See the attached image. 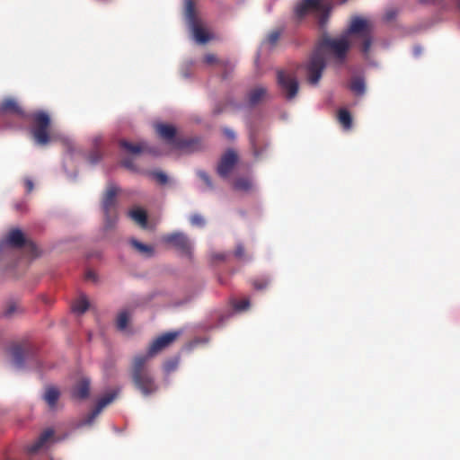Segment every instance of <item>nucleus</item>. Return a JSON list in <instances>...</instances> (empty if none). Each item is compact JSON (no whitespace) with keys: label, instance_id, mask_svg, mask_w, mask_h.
I'll return each instance as SVG.
<instances>
[{"label":"nucleus","instance_id":"3","mask_svg":"<svg viewBox=\"0 0 460 460\" xmlns=\"http://www.w3.org/2000/svg\"><path fill=\"white\" fill-rule=\"evenodd\" d=\"M332 6L324 0H301L294 8L295 17L300 21L310 13H316L319 26L323 29L328 22Z\"/></svg>","mask_w":460,"mask_h":460},{"label":"nucleus","instance_id":"30","mask_svg":"<svg viewBox=\"0 0 460 460\" xmlns=\"http://www.w3.org/2000/svg\"><path fill=\"white\" fill-rule=\"evenodd\" d=\"M234 307L236 311H244L250 307V300L248 298L241 299L234 302Z\"/></svg>","mask_w":460,"mask_h":460},{"label":"nucleus","instance_id":"32","mask_svg":"<svg viewBox=\"0 0 460 460\" xmlns=\"http://www.w3.org/2000/svg\"><path fill=\"white\" fill-rule=\"evenodd\" d=\"M281 32L282 31L280 30H276V31H272L271 32H270V34L268 35V38H267L268 42L270 45H275L277 43V41L279 40Z\"/></svg>","mask_w":460,"mask_h":460},{"label":"nucleus","instance_id":"7","mask_svg":"<svg viewBox=\"0 0 460 460\" xmlns=\"http://www.w3.org/2000/svg\"><path fill=\"white\" fill-rule=\"evenodd\" d=\"M155 129L162 139L177 149H188L192 143L190 140L177 138L176 128L172 125L156 123Z\"/></svg>","mask_w":460,"mask_h":460},{"label":"nucleus","instance_id":"22","mask_svg":"<svg viewBox=\"0 0 460 460\" xmlns=\"http://www.w3.org/2000/svg\"><path fill=\"white\" fill-rule=\"evenodd\" d=\"M130 244L134 247L139 253L145 255L146 257H152L154 255V248L151 245H147L138 242L136 239L130 240Z\"/></svg>","mask_w":460,"mask_h":460},{"label":"nucleus","instance_id":"13","mask_svg":"<svg viewBox=\"0 0 460 460\" xmlns=\"http://www.w3.org/2000/svg\"><path fill=\"white\" fill-rule=\"evenodd\" d=\"M116 396L117 392L113 391L100 398L95 408L87 415L84 423L88 425L92 424L94 419L101 413L102 409L110 404L116 398Z\"/></svg>","mask_w":460,"mask_h":460},{"label":"nucleus","instance_id":"37","mask_svg":"<svg viewBox=\"0 0 460 460\" xmlns=\"http://www.w3.org/2000/svg\"><path fill=\"white\" fill-rule=\"evenodd\" d=\"M251 145L255 156H259L261 154V151L259 150L257 146L256 137L254 135H252L250 137Z\"/></svg>","mask_w":460,"mask_h":460},{"label":"nucleus","instance_id":"40","mask_svg":"<svg viewBox=\"0 0 460 460\" xmlns=\"http://www.w3.org/2000/svg\"><path fill=\"white\" fill-rule=\"evenodd\" d=\"M122 165L129 170H135L133 161L130 158L124 159L122 161Z\"/></svg>","mask_w":460,"mask_h":460},{"label":"nucleus","instance_id":"36","mask_svg":"<svg viewBox=\"0 0 460 460\" xmlns=\"http://www.w3.org/2000/svg\"><path fill=\"white\" fill-rule=\"evenodd\" d=\"M101 158H102V155H101V153H100V151H99V150H94V151H93V152L90 154L89 157H88L89 162H90L91 164H96V163H98V162L101 160Z\"/></svg>","mask_w":460,"mask_h":460},{"label":"nucleus","instance_id":"26","mask_svg":"<svg viewBox=\"0 0 460 460\" xmlns=\"http://www.w3.org/2000/svg\"><path fill=\"white\" fill-rule=\"evenodd\" d=\"M88 308L89 302L85 296H81L78 300H76L72 306L73 311L80 314L85 313L88 310Z\"/></svg>","mask_w":460,"mask_h":460},{"label":"nucleus","instance_id":"43","mask_svg":"<svg viewBox=\"0 0 460 460\" xmlns=\"http://www.w3.org/2000/svg\"><path fill=\"white\" fill-rule=\"evenodd\" d=\"M421 3L440 4V0H420Z\"/></svg>","mask_w":460,"mask_h":460},{"label":"nucleus","instance_id":"18","mask_svg":"<svg viewBox=\"0 0 460 460\" xmlns=\"http://www.w3.org/2000/svg\"><path fill=\"white\" fill-rule=\"evenodd\" d=\"M195 40L201 44L207 43L209 40V35L202 28L199 20L189 24Z\"/></svg>","mask_w":460,"mask_h":460},{"label":"nucleus","instance_id":"41","mask_svg":"<svg viewBox=\"0 0 460 460\" xmlns=\"http://www.w3.org/2000/svg\"><path fill=\"white\" fill-rule=\"evenodd\" d=\"M224 133L230 139H234L235 137L234 132L231 129L226 128L224 130Z\"/></svg>","mask_w":460,"mask_h":460},{"label":"nucleus","instance_id":"34","mask_svg":"<svg viewBox=\"0 0 460 460\" xmlns=\"http://www.w3.org/2000/svg\"><path fill=\"white\" fill-rule=\"evenodd\" d=\"M190 224L195 226H203L205 225V219L199 214H195L190 217Z\"/></svg>","mask_w":460,"mask_h":460},{"label":"nucleus","instance_id":"12","mask_svg":"<svg viewBox=\"0 0 460 460\" xmlns=\"http://www.w3.org/2000/svg\"><path fill=\"white\" fill-rule=\"evenodd\" d=\"M120 147L125 149L127 152L137 155L141 153H148L152 154L154 155H158L159 153L155 150V148L151 147L147 145L146 142H140V143H130L127 140H121L119 142Z\"/></svg>","mask_w":460,"mask_h":460},{"label":"nucleus","instance_id":"16","mask_svg":"<svg viewBox=\"0 0 460 460\" xmlns=\"http://www.w3.org/2000/svg\"><path fill=\"white\" fill-rule=\"evenodd\" d=\"M31 353L29 346L14 345L11 349L13 362L14 366L21 368L24 366L25 358Z\"/></svg>","mask_w":460,"mask_h":460},{"label":"nucleus","instance_id":"45","mask_svg":"<svg viewBox=\"0 0 460 460\" xmlns=\"http://www.w3.org/2000/svg\"><path fill=\"white\" fill-rule=\"evenodd\" d=\"M220 65L226 67L230 66V68H233V65L230 64L229 62H220Z\"/></svg>","mask_w":460,"mask_h":460},{"label":"nucleus","instance_id":"10","mask_svg":"<svg viewBox=\"0 0 460 460\" xmlns=\"http://www.w3.org/2000/svg\"><path fill=\"white\" fill-rule=\"evenodd\" d=\"M180 335V332H169L157 337L148 347L146 354L143 356H148L151 359L157 353L162 351L164 349L169 347Z\"/></svg>","mask_w":460,"mask_h":460},{"label":"nucleus","instance_id":"14","mask_svg":"<svg viewBox=\"0 0 460 460\" xmlns=\"http://www.w3.org/2000/svg\"><path fill=\"white\" fill-rule=\"evenodd\" d=\"M91 380L88 377H81L71 390L72 397L78 400H85L89 397Z\"/></svg>","mask_w":460,"mask_h":460},{"label":"nucleus","instance_id":"29","mask_svg":"<svg viewBox=\"0 0 460 460\" xmlns=\"http://www.w3.org/2000/svg\"><path fill=\"white\" fill-rule=\"evenodd\" d=\"M129 315L127 311H122L117 317V327L119 330L123 331L127 328L128 323Z\"/></svg>","mask_w":460,"mask_h":460},{"label":"nucleus","instance_id":"11","mask_svg":"<svg viewBox=\"0 0 460 460\" xmlns=\"http://www.w3.org/2000/svg\"><path fill=\"white\" fill-rule=\"evenodd\" d=\"M165 243L172 245L181 253L190 255L191 252V243L188 236L181 232L168 234L163 236Z\"/></svg>","mask_w":460,"mask_h":460},{"label":"nucleus","instance_id":"23","mask_svg":"<svg viewBox=\"0 0 460 460\" xmlns=\"http://www.w3.org/2000/svg\"><path fill=\"white\" fill-rule=\"evenodd\" d=\"M185 16L188 24L199 21V18L196 14L195 4L192 0H186L185 2Z\"/></svg>","mask_w":460,"mask_h":460},{"label":"nucleus","instance_id":"31","mask_svg":"<svg viewBox=\"0 0 460 460\" xmlns=\"http://www.w3.org/2000/svg\"><path fill=\"white\" fill-rule=\"evenodd\" d=\"M152 176L155 179V181L162 184V185H164L168 182V177L167 175L161 172V171H155V172H152Z\"/></svg>","mask_w":460,"mask_h":460},{"label":"nucleus","instance_id":"15","mask_svg":"<svg viewBox=\"0 0 460 460\" xmlns=\"http://www.w3.org/2000/svg\"><path fill=\"white\" fill-rule=\"evenodd\" d=\"M53 429H46L37 438L36 441L27 446L26 450L28 454L34 455L39 452L49 441L54 437Z\"/></svg>","mask_w":460,"mask_h":460},{"label":"nucleus","instance_id":"48","mask_svg":"<svg viewBox=\"0 0 460 460\" xmlns=\"http://www.w3.org/2000/svg\"><path fill=\"white\" fill-rule=\"evenodd\" d=\"M455 1L456 2V4H457V7H458V9L460 10V0H455Z\"/></svg>","mask_w":460,"mask_h":460},{"label":"nucleus","instance_id":"50","mask_svg":"<svg viewBox=\"0 0 460 460\" xmlns=\"http://www.w3.org/2000/svg\"><path fill=\"white\" fill-rule=\"evenodd\" d=\"M172 368H173V367H172V366H170V367H166V370H167V371H169V370H171V369H172Z\"/></svg>","mask_w":460,"mask_h":460},{"label":"nucleus","instance_id":"5","mask_svg":"<svg viewBox=\"0 0 460 460\" xmlns=\"http://www.w3.org/2000/svg\"><path fill=\"white\" fill-rule=\"evenodd\" d=\"M119 190V188L111 182L107 185L102 199V209L107 227H112L117 220V195Z\"/></svg>","mask_w":460,"mask_h":460},{"label":"nucleus","instance_id":"19","mask_svg":"<svg viewBox=\"0 0 460 460\" xmlns=\"http://www.w3.org/2000/svg\"><path fill=\"white\" fill-rule=\"evenodd\" d=\"M60 397L59 390L55 386H47L43 394V400L47 402L49 408L54 409Z\"/></svg>","mask_w":460,"mask_h":460},{"label":"nucleus","instance_id":"8","mask_svg":"<svg viewBox=\"0 0 460 460\" xmlns=\"http://www.w3.org/2000/svg\"><path fill=\"white\" fill-rule=\"evenodd\" d=\"M278 84L288 100L294 99L298 93V82L294 74L283 70L278 71Z\"/></svg>","mask_w":460,"mask_h":460},{"label":"nucleus","instance_id":"20","mask_svg":"<svg viewBox=\"0 0 460 460\" xmlns=\"http://www.w3.org/2000/svg\"><path fill=\"white\" fill-rule=\"evenodd\" d=\"M349 89L356 95H363L366 92L365 80L360 76L353 77L349 84Z\"/></svg>","mask_w":460,"mask_h":460},{"label":"nucleus","instance_id":"35","mask_svg":"<svg viewBox=\"0 0 460 460\" xmlns=\"http://www.w3.org/2000/svg\"><path fill=\"white\" fill-rule=\"evenodd\" d=\"M234 256L239 260H243L246 258L245 250L243 244L239 243L234 250Z\"/></svg>","mask_w":460,"mask_h":460},{"label":"nucleus","instance_id":"39","mask_svg":"<svg viewBox=\"0 0 460 460\" xmlns=\"http://www.w3.org/2000/svg\"><path fill=\"white\" fill-rule=\"evenodd\" d=\"M24 186H25L26 191L28 193H30L33 190L34 184L31 179L27 178L24 180Z\"/></svg>","mask_w":460,"mask_h":460},{"label":"nucleus","instance_id":"6","mask_svg":"<svg viewBox=\"0 0 460 460\" xmlns=\"http://www.w3.org/2000/svg\"><path fill=\"white\" fill-rule=\"evenodd\" d=\"M3 244L12 248H25L31 256H38L36 244L31 240L27 239L19 228L10 229L3 240Z\"/></svg>","mask_w":460,"mask_h":460},{"label":"nucleus","instance_id":"9","mask_svg":"<svg viewBox=\"0 0 460 460\" xmlns=\"http://www.w3.org/2000/svg\"><path fill=\"white\" fill-rule=\"evenodd\" d=\"M238 154L233 148L227 149L221 156L217 167V172L222 178H226L234 170V166L238 163Z\"/></svg>","mask_w":460,"mask_h":460},{"label":"nucleus","instance_id":"46","mask_svg":"<svg viewBox=\"0 0 460 460\" xmlns=\"http://www.w3.org/2000/svg\"><path fill=\"white\" fill-rule=\"evenodd\" d=\"M420 51H421V48H420V47H415V48H414V53H415V55H420Z\"/></svg>","mask_w":460,"mask_h":460},{"label":"nucleus","instance_id":"42","mask_svg":"<svg viewBox=\"0 0 460 460\" xmlns=\"http://www.w3.org/2000/svg\"><path fill=\"white\" fill-rule=\"evenodd\" d=\"M86 279H93V280H95L96 279V276H95V273L93 272V271H88L85 275Z\"/></svg>","mask_w":460,"mask_h":460},{"label":"nucleus","instance_id":"28","mask_svg":"<svg viewBox=\"0 0 460 460\" xmlns=\"http://www.w3.org/2000/svg\"><path fill=\"white\" fill-rule=\"evenodd\" d=\"M20 312V306L16 302H8L4 309L5 317H13L16 313Z\"/></svg>","mask_w":460,"mask_h":460},{"label":"nucleus","instance_id":"24","mask_svg":"<svg viewBox=\"0 0 460 460\" xmlns=\"http://www.w3.org/2000/svg\"><path fill=\"white\" fill-rule=\"evenodd\" d=\"M339 122L342 125L345 129H349L352 127V117L350 113L345 110L341 109L338 112Z\"/></svg>","mask_w":460,"mask_h":460},{"label":"nucleus","instance_id":"2","mask_svg":"<svg viewBox=\"0 0 460 460\" xmlns=\"http://www.w3.org/2000/svg\"><path fill=\"white\" fill-rule=\"evenodd\" d=\"M148 356L137 355L132 358L129 374L132 383L143 395L147 396L157 391V385L149 366Z\"/></svg>","mask_w":460,"mask_h":460},{"label":"nucleus","instance_id":"21","mask_svg":"<svg viewBox=\"0 0 460 460\" xmlns=\"http://www.w3.org/2000/svg\"><path fill=\"white\" fill-rule=\"evenodd\" d=\"M129 217L139 226L146 227L147 224V215L145 210L136 208L128 212Z\"/></svg>","mask_w":460,"mask_h":460},{"label":"nucleus","instance_id":"38","mask_svg":"<svg viewBox=\"0 0 460 460\" xmlns=\"http://www.w3.org/2000/svg\"><path fill=\"white\" fill-rule=\"evenodd\" d=\"M204 62L206 64H208V65H212V64L217 63L218 60H217L216 55H214V54H207L204 57Z\"/></svg>","mask_w":460,"mask_h":460},{"label":"nucleus","instance_id":"4","mask_svg":"<svg viewBox=\"0 0 460 460\" xmlns=\"http://www.w3.org/2000/svg\"><path fill=\"white\" fill-rule=\"evenodd\" d=\"M32 123L31 134L35 142L40 146L49 144L51 140L49 136L50 118L49 114L43 111H38L27 118Z\"/></svg>","mask_w":460,"mask_h":460},{"label":"nucleus","instance_id":"44","mask_svg":"<svg viewBox=\"0 0 460 460\" xmlns=\"http://www.w3.org/2000/svg\"><path fill=\"white\" fill-rule=\"evenodd\" d=\"M214 258L217 260H219V261H224L226 258V255L223 253H219V254H216Z\"/></svg>","mask_w":460,"mask_h":460},{"label":"nucleus","instance_id":"1","mask_svg":"<svg viewBox=\"0 0 460 460\" xmlns=\"http://www.w3.org/2000/svg\"><path fill=\"white\" fill-rule=\"evenodd\" d=\"M349 36H356L361 40L360 50L367 55L373 42V24L363 17L355 16L351 18L348 31L341 38H331L323 36L318 46L312 53L309 60L300 66L305 69L307 81L312 85H316L323 70L326 67L325 53L332 54L339 63H343L350 48Z\"/></svg>","mask_w":460,"mask_h":460},{"label":"nucleus","instance_id":"17","mask_svg":"<svg viewBox=\"0 0 460 460\" xmlns=\"http://www.w3.org/2000/svg\"><path fill=\"white\" fill-rule=\"evenodd\" d=\"M267 88L261 85L251 89L247 94L248 102L251 106H255L263 101L267 96Z\"/></svg>","mask_w":460,"mask_h":460},{"label":"nucleus","instance_id":"25","mask_svg":"<svg viewBox=\"0 0 460 460\" xmlns=\"http://www.w3.org/2000/svg\"><path fill=\"white\" fill-rule=\"evenodd\" d=\"M251 283L254 289L264 290L269 287L270 283V278L269 276L257 277L252 279Z\"/></svg>","mask_w":460,"mask_h":460},{"label":"nucleus","instance_id":"47","mask_svg":"<svg viewBox=\"0 0 460 460\" xmlns=\"http://www.w3.org/2000/svg\"><path fill=\"white\" fill-rule=\"evenodd\" d=\"M222 111H223V110H222L221 108H218V107H217V108L214 110V113H215V114H219V113H220V112H222Z\"/></svg>","mask_w":460,"mask_h":460},{"label":"nucleus","instance_id":"49","mask_svg":"<svg viewBox=\"0 0 460 460\" xmlns=\"http://www.w3.org/2000/svg\"><path fill=\"white\" fill-rule=\"evenodd\" d=\"M172 368H173V367H172V366H170V367H166V370H167V371H169V370H171V369H172Z\"/></svg>","mask_w":460,"mask_h":460},{"label":"nucleus","instance_id":"27","mask_svg":"<svg viewBox=\"0 0 460 460\" xmlns=\"http://www.w3.org/2000/svg\"><path fill=\"white\" fill-rule=\"evenodd\" d=\"M234 189L238 190H249L252 189V181L248 178H239L234 181Z\"/></svg>","mask_w":460,"mask_h":460},{"label":"nucleus","instance_id":"33","mask_svg":"<svg viewBox=\"0 0 460 460\" xmlns=\"http://www.w3.org/2000/svg\"><path fill=\"white\" fill-rule=\"evenodd\" d=\"M197 174L204 181V183L206 184V186L208 189H212L213 188L212 181H211L209 175L206 172H204V171H198Z\"/></svg>","mask_w":460,"mask_h":460}]
</instances>
